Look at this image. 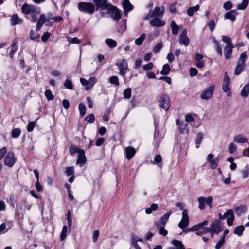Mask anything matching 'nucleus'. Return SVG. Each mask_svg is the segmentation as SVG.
<instances>
[{
  "instance_id": "obj_41",
  "label": "nucleus",
  "mask_w": 249,
  "mask_h": 249,
  "mask_svg": "<svg viewBox=\"0 0 249 249\" xmlns=\"http://www.w3.org/2000/svg\"><path fill=\"white\" fill-rule=\"evenodd\" d=\"M109 82L116 86L119 85V78L117 76H112L109 78Z\"/></svg>"
},
{
  "instance_id": "obj_56",
  "label": "nucleus",
  "mask_w": 249,
  "mask_h": 249,
  "mask_svg": "<svg viewBox=\"0 0 249 249\" xmlns=\"http://www.w3.org/2000/svg\"><path fill=\"white\" fill-rule=\"evenodd\" d=\"M50 33H49L48 32H46L42 36L41 40H42V41L45 42L47 40H48V39L50 38Z\"/></svg>"
},
{
  "instance_id": "obj_64",
  "label": "nucleus",
  "mask_w": 249,
  "mask_h": 249,
  "mask_svg": "<svg viewBox=\"0 0 249 249\" xmlns=\"http://www.w3.org/2000/svg\"><path fill=\"white\" fill-rule=\"evenodd\" d=\"M153 67V64L151 62L147 64L144 65L142 67L143 69L145 71H149L151 70Z\"/></svg>"
},
{
  "instance_id": "obj_63",
  "label": "nucleus",
  "mask_w": 249,
  "mask_h": 249,
  "mask_svg": "<svg viewBox=\"0 0 249 249\" xmlns=\"http://www.w3.org/2000/svg\"><path fill=\"white\" fill-rule=\"evenodd\" d=\"M94 115L92 114H90L89 115L87 116L86 118V120L90 123H93L94 121Z\"/></svg>"
},
{
  "instance_id": "obj_5",
  "label": "nucleus",
  "mask_w": 249,
  "mask_h": 249,
  "mask_svg": "<svg viewBox=\"0 0 249 249\" xmlns=\"http://www.w3.org/2000/svg\"><path fill=\"white\" fill-rule=\"evenodd\" d=\"M116 65L120 70L119 74L120 75L124 76L129 71L127 63L124 59L118 60Z\"/></svg>"
},
{
  "instance_id": "obj_47",
  "label": "nucleus",
  "mask_w": 249,
  "mask_h": 249,
  "mask_svg": "<svg viewBox=\"0 0 249 249\" xmlns=\"http://www.w3.org/2000/svg\"><path fill=\"white\" fill-rule=\"evenodd\" d=\"M210 232V229L209 227L204 228L201 230L198 231L196 232V234L198 236H201L202 235Z\"/></svg>"
},
{
  "instance_id": "obj_50",
  "label": "nucleus",
  "mask_w": 249,
  "mask_h": 249,
  "mask_svg": "<svg viewBox=\"0 0 249 249\" xmlns=\"http://www.w3.org/2000/svg\"><path fill=\"white\" fill-rule=\"evenodd\" d=\"M213 42L216 46V50L217 54L219 55L220 56H221L222 55V48L219 46L218 42L216 40H214Z\"/></svg>"
},
{
  "instance_id": "obj_51",
  "label": "nucleus",
  "mask_w": 249,
  "mask_h": 249,
  "mask_svg": "<svg viewBox=\"0 0 249 249\" xmlns=\"http://www.w3.org/2000/svg\"><path fill=\"white\" fill-rule=\"evenodd\" d=\"M45 95L47 98V100L50 101L53 100L54 98V96L53 95L52 91L49 90H46L45 92Z\"/></svg>"
},
{
  "instance_id": "obj_53",
  "label": "nucleus",
  "mask_w": 249,
  "mask_h": 249,
  "mask_svg": "<svg viewBox=\"0 0 249 249\" xmlns=\"http://www.w3.org/2000/svg\"><path fill=\"white\" fill-rule=\"evenodd\" d=\"M232 3L231 1H227L223 4V8L225 10H229L232 8Z\"/></svg>"
},
{
  "instance_id": "obj_35",
  "label": "nucleus",
  "mask_w": 249,
  "mask_h": 249,
  "mask_svg": "<svg viewBox=\"0 0 249 249\" xmlns=\"http://www.w3.org/2000/svg\"><path fill=\"white\" fill-rule=\"evenodd\" d=\"M170 67L169 64H164L162 67V69L160 71V73L162 75H167L170 72Z\"/></svg>"
},
{
  "instance_id": "obj_18",
  "label": "nucleus",
  "mask_w": 249,
  "mask_h": 249,
  "mask_svg": "<svg viewBox=\"0 0 249 249\" xmlns=\"http://www.w3.org/2000/svg\"><path fill=\"white\" fill-rule=\"evenodd\" d=\"M110 14L111 18L116 21L119 20L121 18V15L118 9L115 7H113L111 8L110 11Z\"/></svg>"
},
{
  "instance_id": "obj_62",
  "label": "nucleus",
  "mask_w": 249,
  "mask_h": 249,
  "mask_svg": "<svg viewBox=\"0 0 249 249\" xmlns=\"http://www.w3.org/2000/svg\"><path fill=\"white\" fill-rule=\"evenodd\" d=\"M67 175L69 176L74 174V168L73 167H68L66 168L65 171Z\"/></svg>"
},
{
  "instance_id": "obj_21",
  "label": "nucleus",
  "mask_w": 249,
  "mask_h": 249,
  "mask_svg": "<svg viewBox=\"0 0 249 249\" xmlns=\"http://www.w3.org/2000/svg\"><path fill=\"white\" fill-rule=\"evenodd\" d=\"M227 215V223L228 226H231L233 224L234 220V215L232 210L229 209L226 211Z\"/></svg>"
},
{
  "instance_id": "obj_13",
  "label": "nucleus",
  "mask_w": 249,
  "mask_h": 249,
  "mask_svg": "<svg viewBox=\"0 0 249 249\" xmlns=\"http://www.w3.org/2000/svg\"><path fill=\"white\" fill-rule=\"evenodd\" d=\"M164 7L163 6L156 7L151 12L150 17H158L162 18L164 14Z\"/></svg>"
},
{
  "instance_id": "obj_2",
  "label": "nucleus",
  "mask_w": 249,
  "mask_h": 249,
  "mask_svg": "<svg viewBox=\"0 0 249 249\" xmlns=\"http://www.w3.org/2000/svg\"><path fill=\"white\" fill-rule=\"evenodd\" d=\"M77 8L80 12L92 14L95 11V7L91 2H80L78 3Z\"/></svg>"
},
{
  "instance_id": "obj_38",
  "label": "nucleus",
  "mask_w": 249,
  "mask_h": 249,
  "mask_svg": "<svg viewBox=\"0 0 249 249\" xmlns=\"http://www.w3.org/2000/svg\"><path fill=\"white\" fill-rule=\"evenodd\" d=\"M237 149L236 145L233 142H231L228 146V152L230 154H232L236 151Z\"/></svg>"
},
{
  "instance_id": "obj_27",
  "label": "nucleus",
  "mask_w": 249,
  "mask_h": 249,
  "mask_svg": "<svg viewBox=\"0 0 249 249\" xmlns=\"http://www.w3.org/2000/svg\"><path fill=\"white\" fill-rule=\"evenodd\" d=\"M122 4L125 13L128 12L133 9L132 5L129 0H124Z\"/></svg>"
},
{
  "instance_id": "obj_34",
  "label": "nucleus",
  "mask_w": 249,
  "mask_h": 249,
  "mask_svg": "<svg viewBox=\"0 0 249 249\" xmlns=\"http://www.w3.org/2000/svg\"><path fill=\"white\" fill-rule=\"evenodd\" d=\"M172 244L176 247V249H185L180 241L173 240L172 241Z\"/></svg>"
},
{
  "instance_id": "obj_54",
  "label": "nucleus",
  "mask_w": 249,
  "mask_h": 249,
  "mask_svg": "<svg viewBox=\"0 0 249 249\" xmlns=\"http://www.w3.org/2000/svg\"><path fill=\"white\" fill-rule=\"evenodd\" d=\"M64 86L69 89H73V84L72 82L67 79L64 83Z\"/></svg>"
},
{
  "instance_id": "obj_19",
  "label": "nucleus",
  "mask_w": 249,
  "mask_h": 249,
  "mask_svg": "<svg viewBox=\"0 0 249 249\" xmlns=\"http://www.w3.org/2000/svg\"><path fill=\"white\" fill-rule=\"evenodd\" d=\"M237 14L235 10L227 12L224 15V19L226 20H230L231 21H234L236 20V17Z\"/></svg>"
},
{
  "instance_id": "obj_60",
  "label": "nucleus",
  "mask_w": 249,
  "mask_h": 249,
  "mask_svg": "<svg viewBox=\"0 0 249 249\" xmlns=\"http://www.w3.org/2000/svg\"><path fill=\"white\" fill-rule=\"evenodd\" d=\"M222 41L227 44V45L231 46L232 43L231 40L230 38L225 36H222Z\"/></svg>"
},
{
  "instance_id": "obj_17",
  "label": "nucleus",
  "mask_w": 249,
  "mask_h": 249,
  "mask_svg": "<svg viewBox=\"0 0 249 249\" xmlns=\"http://www.w3.org/2000/svg\"><path fill=\"white\" fill-rule=\"evenodd\" d=\"M161 18L158 17H154V18L150 21V24L151 26L154 27H162L165 24L164 21L161 20Z\"/></svg>"
},
{
  "instance_id": "obj_29",
  "label": "nucleus",
  "mask_w": 249,
  "mask_h": 249,
  "mask_svg": "<svg viewBox=\"0 0 249 249\" xmlns=\"http://www.w3.org/2000/svg\"><path fill=\"white\" fill-rule=\"evenodd\" d=\"M170 27L171 28L172 33L174 35H177L178 34V31L179 30V26L176 24L174 21H172L170 24Z\"/></svg>"
},
{
  "instance_id": "obj_37",
  "label": "nucleus",
  "mask_w": 249,
  "mask_h": 249,
  "mask_svg": "<svg viewBox=\"0 0 249 249\" xmlns=\"http://www.w3.org/2000/svg\"><path fill=\"white\" fill-rule=\"evenodd\" d=\"M97 79L94 77H90L89 80H88V85L87 88V90L89 89L91 87L93 86V85L97 82Z\"/></svg>"
},
{
  "instance_id": "obj_8",
  "label": "nucleus",
  "mask_w": 249,
  "mask_h": 249,
  "mask_svg": "<svg viewBox=\"0 0 249 249\" xmlns=\"http://www.w3.org/2000/svg\"><path fill=\"white\" fill-rule=\"evenodd\" d=\"M213 201V198L212 196H209L206 198L203 196L199 197L198 198V202L199 203L198 208L200 210H203L205 208V204H207L210 208H212V203Z\"/></svg>"
},
{
  "instance_id": "obj_55",
  "label": "nucleus",
  "mask_w": 249,
  "mask_h": 249,
  "mask_svg": "<svg viewBox=\"0 0 249 249\" xmlns=\"http://www.w3.org/2000/svg\"><path fill=\"white\" fill-rule=\"evenodd\" d=\"M208 221L207 220H205L203 222L200 223L196 225L197 230L200 231V230L203 228V227L205 226H207L208 225Z\"/></svg>"
},
{
  "instance_id": "obj_48",
  "label": "nucleus",
  "mask_w": 249,
  "mask_h": 249,
  "mask_svg": "<svg viewBox=\"0 0 249 249\" xmlns=\"http://www.w3.org/2000/svg\"><path fill=\"white\" fill-rule=\"evenodd\" d=\"M124 96L126 99H129L131 96V89L130 88L126 89L123 92Z\"/></svg>"
},
{
  "instance_id": "obj_3",
  "label": "nucleus",
  "mask_w": 249,
  "mask_h": 249,
  "mask_svg": "<svg viewBox=\"0 0 249 249\" xmlns=\"http://www.w3.org/2000/svg\"><path fill=\"white\" fill-rule=\"evenodd\" d=\"M247 58V53L243 52L240 56L238 61L237 65L235 68L234 74L235 75H239L244 70L246 67V60Z\"/></svg>"
},
{
  "instance_id": "obj_33",
  "label": "nucleus",
  "mask_w": 249,
  "mask_h": 249,
  "mask_svg": "<svg viewBox=\"0 0 249 249\" xmlns=\"http://www.w3.org/2000/svg\"><path fill=\"white\" fill-rule=\"evenodd\" d=\"M199 8V6L196 5L194 7H189L187 10V14L190 16H192L194 13L197 12Z\"/></svg>"
},
{
  "instance_id": "obj_52",
  "label": "nucleus",
  "mask_w": 249,
  "mask_h": 249,
  "mask_svg": "<svg viewBox=\"0 0 249 249\" xmlns=\"http://www.w3.org/2000/svg\"><path fill=\"white\" fill-rule=\"evenodd\" d=\"M158 227L159 228V233L160 234L164 236H165L167 235L168 231L165 229L164 226H160V227Z\"/></svg>"
},
{
  "instance_id": "obj_16",
  "label": "nucleus",
  "mask_w": 249,
  "mask_h": 249,
  "mask_svg": "<svg viewBox=\"0 0 249 249\" xmlns=\"http://www.w3.org/2000/svg\"><path fill=\"white\" fill-rule=\"evenodd\" d=\"M86 161V158L85 155V151L83 149H81L78 153V157L76 161V164H79L81 167Z\"/></svg>"
},
{
  "instance_id": "obj_23",
  "label": "nucleus",
  "mask_w": 249,
  "mask_h": 249,
  "mask_svg": "<svg viewBox=\"0 0 249 249\" xmlns=\"http://www.w3.org/2000/svg\"><path fill=\"white\" fill-rule=\"evenodd\" d=\"M125 152L126 157L129 160L131 159L136 153L135 149L133 147L130 146L127 147L125 148Z\"/></svg>"
},
{
  "instance_id": "obj_49",
  "label": "nucleus",
  "mask_w": 249,
  "mask_h": 249,
  "mask_svg": "<svg viewBox=\"0 0 249 249\" xmlns=\"http://www.w3.org/2000/svg\"><path fill=\"white\" fill-rule=\"evenodd\" d=\"M81 149H79L77 146L73 145H71L69 148L70 153L71 154H74L76 152L78 153Z\"/></svg>"
},
{
  "instance_id": "obj_45",
  "label": "nucleus",
  "mask_w": 249,
  "mask_h": 249,
  "mask_svg": "<svg viewBox=\"0 0 249 249\" xmlns=\"http://www.w3.org/2000/svg\"><path fill=\"white\" fill-rule=\"evenodd\" d=\"M78 108L80 112V115L83 117L86 113V107L83 103H80L78 106Z\"/></svg>"
},
{
  "instance_id": "obj_20",
  "label": "nucleus",
  "mask_w": 249,
  "mask_h": 249,
  "mask_svg": "<svg viewBox=\"0 0 249 249\" xmlns=\"http://www.w3.org/2000/svg\"><path fill=\"white\" fill-rule=\"evenodd\" d=\"M204 56L202 54L197 53L196 55L195 60L196 61V65L198 68H202L205 66V63L202 60Z\"/></svg>"
},
{
  "instance_id": "obj_6",
  "label": "nucleus",
  "mask_w": 249,
  "mask_h": 249,
  "mask_svg": "<svg viewBox=\"0 0 249 249\" xmlns=\"http://www.w3.org/2000/svg\"><path fill=\"white\" fill-rule=\"evenodd\" d=\"M210 229V232L211 233V237H213L214 234H217L223 229L220 226V222L216 220H215L213 223L210 225L209 227Z\"/></svg>"
},
{
  "instance_id": "obj_22",
  "label": "nucleus",
  "mask_w": 249,
  "mask_h": 249,
  "mask_svg": "<svg viewBox=\"0 0 249 249\" xmlns=\"http://www.w3.org/2000/svg\"><path fill=\"white\" fill-rule=\"evenodd\" d=\"M234 46L226 45L224 49V55L227 59L231 58Z\"/></svg>"
},
{
  "instance_id": "obj_11",
  "label": "nucleus",
  "mask_w": 249,
  "mask_h": 249,
  "mask_svg": "<svg viewBox=\"0 0 249 249\" xmlns=\"http://www.w3.org/2000/svg\"><path fill=\"white\" fill-rule=\"evenodd\" d=\"M214 86L211 85L207 89H205L200 95L201 99L207 100L210 99L213 95V93L214 91Z\"/></svg>"
},
{
  "instance_id": "obj_61",
  "label": "nucleus",
  "mask_w": 249,
  "mask_h": 249,
  "mask_svg": "<svg viewBox=\"0 0 249 249\" xmlns=\"http://www.w3.org/2000/svg\"><path fill=\"white\" fill-rule=\"evenodd\" d=\"M68 41L69 43L72 44H78L80 43V40L76 37L71 38L68 37Z\"/></svg>"
},
{
  "instance_id": "obj_46",
  "label": "nucleus",
  "mask_w": 249,
  "mask_h": 249,
  "mask_svg": "<svg viewBox=\"0 0 249 249\" xmlns=\"http://www.w3.org/2000/svg\"><path fill=\"white\" fill-rule=\"evenodd\" d=\"M68 232V228L65 225L63 226L62 231H61V234H60V240L62 241L63 240L65 239V238L67 236V233Z\"/></svg>"
},
{
  "instance_id": "obj_1",
  "label": "nucleus",
  "mask_w": 249,
  "mask_h": 249,
  "mask_svg": "<svg viewBox=\"0 0 249 249\" xmlns=\"http://www.w3.org/2000/svg\"><path fill=\"white\" fill-rule=\"evenodd\" d=\"M21 11L24 14L31 15L34 22H36L37 15L40 13V8L31 4H24L21 7Z\"/></svg>"
},
{
  "instance_id": "obj_40",
  "label": "nucleus",
  "mask_w": 249,
  "mask_h": 249,
  "mask_svg": "<svg viewBox=\"0 0 249 249\" xmlns=\"http://www.w3.org/2000/svg\"><path fill=\"white\" fill-rule=\"evenodd\" d=\"M21 134V130L19 128H15L11 131V137L13 138H18Z\"/></svg>"
},
{
  "instance_id": "obj_39",
  "label": "nucleus",
  "mask_w": 249,
  "mask_h": 249,
  "mask_svg": "<svg viewBox=\"0 0 249 249\" xmlns=\"http://www.w3.org/2000/svg\"><path fill=\"white\" fill-rule=\"evenodd\" d=\"M40 35L37 31H35L33 30H30V38L32 40H35L39 37Z\"/></svg>"
},
{
  "instance_id": "obj_58",
  "label": "nucleus",
  "mask_w": 249,
  "mask_h": 249,
  "mask_svg": "<svg viewBox=\"0 0 249 249\" xmlns=\"http://www.w3.org/2000/svg\"><path fill=\"white\" fill-rule=\"evenodd\" d=\"M35 125L36 124L34 122H29L27 125V131L29 132H32L33 130Z\"/></svg>"
},
{
  "instance_id": "obj_36",
  "label": "nucleus",
  "mask_w": 249,
  "mask_h": 249,
  "mask_svg": "<svg viewBox=\"0 0 249 249\" xmlns=\"http://www.w3.org/2000/svg\"><path fill=\"white\" fill-rule=\"evenodd\" d=\"M249 1V0H243L241 3L237 5V9L241 10L245 9L248 5Z\"/></svg>"
},
{
  "instance_id": "obj_26",
  "label": "nucleus",
  "mask_w": 249,
  "mask_h": 249,
  "mask_svg": "<svg viewBox=\"0 0 249 249\" xmlns=\"http://www.w3.org/2000/svg\"><path fill=\"white\" fill-rule=\"evenodd\" d=\"M22 23V20L16 14L13 15L11 18V24L13 26L17 24H20Z\"/></svg>"
},
{
  "instance_id": "obj_32",
  "label": "nucleus",
  "mask_w": 249,
  "mask_h": 249,
  "mask_svg": "<svg viewBox=\"0 0 249 249\" xmlns=\"http://www.w3.org/2000/svg\"><path fill=\"white\" fill-rule=\"evenodd\" d=\"M203 139V135L202 133L199 132L197 134L195 140L196 147L198 148Z\"/></svg>"
},
{
  "instance_id": "obj_57",
  "label": "nucleus",
  "mask_w": 249,
  "mask_h": 249,
  "mask_svg": "<svg viewBox=\"0 0 249 249\" xmlns=\"http://www.w3.org/2000/svg\"><path fill=\"white\" fill-rule=\"evenodd\" d=\"M241 174L242 178L244 179L246 178L249 175V169L248 168H244L243 170L241 171Z\"/></svg>"
},
{
  "instance_id": "obj_28",
  "label": "nucleus",
  "mask_w": 249,
  "mask_h": 249,
  "mask_svg": "<svg viewBox=\"0 0 249 249\" xmlns=\"http://www.w3.org/2000/svg\"><path fill=\"white\" fill-rule=\"evenodd\" d=\"M180 132L182 134H187L189 132L188 124L187 123H181L180 125Z\"/></svg>"
},
{
  "instance_id": "obj_7",
  "label": "nucleus",
  "mask_w": 249,
  "mask_h": 249,
  "mask_svg": "<svg viewBox=\"0 0 249 249\" xmlns=\"http://www.w3.org/2000/svg\"><path fill=\"white\" fill-rule=\"evenodd\" d=\"M189 222V218L188 214V211L186 209H184L182 213V218L178 223V227L181 229H184L186 228Z\"/></svg>"
},
{
  "instance_id": "obj_10",
  "label": "nucleus",
  "mask_w": 249,
  "mask_h": 249,
  "mask_svg": "<svg viewBox=\"0 0 249 249\" xmlns=\"http://www.w3.org/2000/svg\"><path fill=\"white\" fill-rule=\"evenodd\" d=\"M230 83V78L228 76L227 73L225 72L224 79H223V83L222 85V89L224 92H226L227 94V96L228 97H230L231 95V93L230 91L229 85Z\"/></svg>"
},
{
  "instance_id": "obj_15",
  "label": "nucleus",
  "mask_w": 249,
  "mask_h": 249,
  "mask_svg": "<svg viewBox=\"0 0 249 249\" xmlns=\"http://www.w3.org/2000/svg\"><path fill=\"white\" fill-rule=\"evenodd\" d=\"M187 31L184 29L179 36V42L180 44H183L187 46L189 43V39L187 36Z\"/></svg>"
},
{
  "instance_id": "obj_12",
  "label": "nucleus",
  "mask_w": 249,
  "mask_h": 249,
  "mask_svg": "<svg viewBox=\"0 0 249 249\" xmlns=\"http://www.w3.org/2000/svg\"><path fill=\"white\" fill-rule=\"evenodd\" d=\"M213 155L209 154L207 157V161L210 163V166L213 169H215L218 165L219 160L218 158L213 159Z\"/></svg>"
},
{
  "instance_id": "obj_44",
  "label": "nucleus",
  "mask_w": 249,
  "mask_h": 249,
  "mask_svg": "<svg viewBox=\"0 0 249 249\" xmlns=\"http://www.w3.org/2000/svg\"><path fill=\"white\" fill-rule=\"evenodd\" d=\"M105 43L110 48H114L117 46V42L112 39H107Z\"/></svg>"
},
{
  "instance_id": "obj_9",
  "label": "nucleus",
  "mask_w": 249,
  "mask_h": 249,
  "mask_svg": "<svg viewBox=\"0 0 249 249\" xmlns=\"http://www.w3.org/2000/svg\"><path fill=\"white\" fill-rule=\"evenodd\" d=\"M16 161V158L15 157L14 153L12 151H9L5 158L4 163L8 167H11L14 165Z\"/></svg>"
},
{
  "instance_id": "obj_42",
  "label": "nucleus",
  "mask_w": 249,
  "mask_h": 249,
  "mask_svg": "<svg viewBox=\"0 0 249 249\" xmlns=\"http://www.w3.org/2000/svg\"><path fill=\"white\" fill-rule=\"evenodd\" d=\"M18 49V46H17L16 43L13 42L11 45V50L9 53L10 56L11 58H13L15 52L17 51Z\"/></svg>"
},
{
  "instance_id": "obj_30",
  "label": "nucleus",
  "mask_w": 249,
  "mask_h": 249,
  "mask_svg": "<svg viewBox=\"0 0 249 249\" xmlns=\"http://www.w3.org/2000/svg\"><path fill=\"white\" fill-rule=\"evenodd\" d=\"M249 93V83L245 85L241 91V95L243 97H246Z\"/></svg>"
},
{
  "instance_id": "obj_31",
  "label": "nucleus",
  "mask_w": 249,
  "mask_h": 249,
  "mask_svg": "<svg viewBox=\"0 0 249 249\" xmlns=\"http://www.w3.org/2000/svg\"><path fill=\"white\" fill-rule=\"evenodd\" d=\"M245 230L244 226L243 225H240L236 227L234 231V233L240 236L242 235L243 232Z\"/></svg>"
},
{
  "instance_id": "obj_4",
  "label": "nucleus",
  "mask_w": 249,
  "mask_h": 249,
  "mask_svg": "<svg viewBox=\"0 0 249 249\" xmlns=\"http://www.w3.org/2000/svg\"><path fill=\"white\" fill-rule=\"evenodd\" d=\"M159 107L167 111L170 107V98L167 94L162 95L159 101Z\"/></svg>"
},
{
  "instance_id": "obj_24",
  "label": "nucleus",
  "mask_w": 249,
  "mask_h": 249,
  "mask_svg": "<svg viewBox=\"0 0 249 249\" xmlns=\"http://www.w3.org/2000/svg\"><path fill=\"white\" fill-rule=\"evenodd\" d=\"M46 21V17L44 14H41L40 16L39 20H38L37 23H36V31H39L42 25L44 24V23Z\"/></svg>"
},
{
  "instance_id": "obj_14",
  "label": "nucleus",
  "mask_w": 249,
  "mask_h": 249,
  "mask_svg": "<svg viewBox=\"0 0 249 249\" xmlns=\"http://www.w3.org/2000/svg\"><path fill=\"white\" fill-rule=\"evenodd\" d=\"M172 213V211H170L167 213H165L162 217L155 223V225L157 227H160V226H164Z\"/></svg>"
},
{
  "instance_id": "obj_43",
  "label": "nucleus",
  "mask_w": 249,
  "mask_h": 249,
  "mask_svg": "<svg viewBox=\"0 0 249 249\" xmlns=\"http://www.w3.org/2000/svg\"><path fill=\"white\" fill-rule=\"evenodd\" d=\"M145 37H146V34L145 33H142V34L138 38H137L135 40V43L137 45H141L142 43V42H143Z\"/></svg>"
},
{
  "instance_id": "obj_59",
  "label": "nucleus",
  "mask_w": 249,
  "mask_h": 249,
  "mask_svg": "<svg viewBox=\"0 0 249 249\" xmlns=\"http://www.w3.org/2000/svg\"><path fill=\"white\" fill-rule=\"evenodd\" d=\"M162 44L161 42L158 43L153 48V52L155 53L159 52L162 47Z\"/></svg>"
},
{
  "instance_id": "obj_25",
  "label": "nucleus",
  "mask_w": 249,
  "mask_h": 249,
  "mask_svg": "<svg viewBox=\"0 0 249 249\" xmlns=\"http://www.w3.org/2000/svg\"><path fill=\"white\" fill-rule=\"evenodd\" d=\"M234 142L239 143H244L247 142V138L241 134L236 135L233 137Z\"/></svg>"
}]
</instances>
